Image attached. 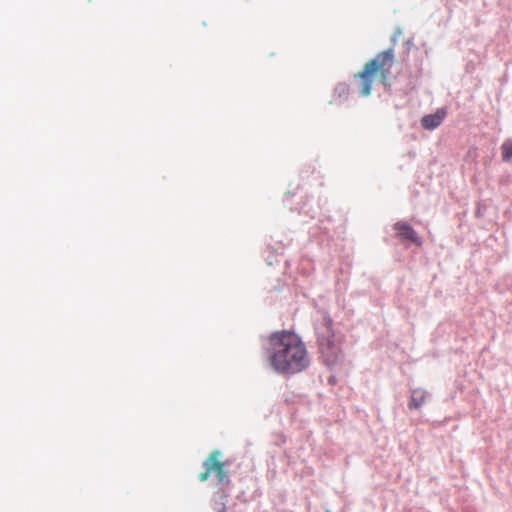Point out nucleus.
Masks as SVG:
<instances>
[{"mask_svg": "<svg viewBox=\"0 0 512 512\" xmlns=\"http://www.w3.org/2000/svg\"><path fill=\"white\" fill-rule=\"evenodd\" d=\"M268 342V362L277 373L294 375L310 365L307 347L296 333L277 331L269 336Z\"/></svg>", "mask_w": 512, "mask_h": 512, "instance_id": "nucleus-1", "label": "nucleus"}, {"mask_svg": "<svg viewBox=\"0 0 512 512\" xmlns=\"http://www.w3.org/2000/svg\"><path fill=\"white\" fill-rule=\"evenodd\" d=\"M316 343L318 351L327 366H334L342 358L343 337L336 333L333 321L328 315H323L315 324Z\"/></svg>", "mask_w": 512, "mask_h": 512, "instance_id": "nucleus-2", "label": "nucleus"}, {"mask_svg": "<svg viewBox=\"0 0 512 512\" xmlns=\"http://www.w3.org/2000/svg\"><path fill=\"white\" fill-rule=\"evenodd\" d=\"M394 58L393 49L379 52L364 65L362 71L356 74V77L360 80L362 96L366 97L371 93L372 83L376 77H379L380 81L387 85Z\"/></svg>", "mask_w": 512, "mask_h": 512, "instance_id": "nucleus-3", "label": "nucleus"}, {"mask_svg": "<svg viewBox=\"0 0 512 512\" xmlns=\"http://www.w3.org/2000/svg\"><path fill=\"white\" fill-rule=\"evenodd\" d=\"M221 452L219 450L212 451L203 463L204 471L198 476L202 482L207 481L212 474H215L219 483L229 484V473L227 471L228 462L221 460Z\"/></svg>", "mask_w": 512, "mask_h": 512, "instance_id": "nucleus-4", "label": "nucleus"}, {"mask_svg": "<svg viewBox=\"0 0 512 512\" xmlns=\"http://www.w3.org/2000/svg\"><path fill=\"white\" fill-rule=\"evenodd\" d=\"M394 230L397 232V237L401 240H408L417 246L422 244L421 239L418 237L416 231L406 222L400 221L394 224Z\"/></svg>", "mask_w": 512, "mask_h": 512, "instance_id": "nucleus-5", "label": "nucleus"}, {"mask_svg": "<svg viewBox=\"0 0 512 512\" xmlns=\"http://www.w3.org/2000/svg\"><path fill=\"white\" fill-rule=\"evenodd\" d=\"M445 116L446 112L443 109H439L434 114L422 117L421 125L426 130H433L443 122Z\"/></svg>", "mask_w": 512, "mask_h": 512, "instance_id": "nucleus-6", "label": "nucleus"}, {"mask_svg": "<svg viewBox=\"0 0 512 512\" xmlns=\"http://www.w3.org/2000/svg\"><path fill=\"white\" fill-rule=\"evenodd\" d=\"M426 400V391L422 389H414L411 393L409 406L413 408H420Z\"/></svg>", "mask_w": 512, "mask_h": 512, "instance_id": "nucleus-7", "label": "nucleus"}, {"mask_svg": "<svg viewBox=\"0 0 512 512\" xmlns=\"http://www.w3.org/2000/svg\"><path fill=\"white\" fill-rule=\"evenodd\" d=\"M502 160L507 162L512 158V139H506L501 145Z\"/></svg>", "mask_w": 512, "mask_h": 512, "instance_id": "nucleus-8", "label": "nucleus"}, {"mask_svg": "<svg viewBox=\"0 0 512 512\" xmlns=\"http://www.w3.org/2000/svg\"><path fill=\"white\" fill-rule=\"evenodd\" d=\"M218 512H227L225 505H223Z\"/></svg>", "mask_w": 512, "mask_h": 512, "instance_id": "nucleus-9", "label": "nucleus"}]
</instances>
